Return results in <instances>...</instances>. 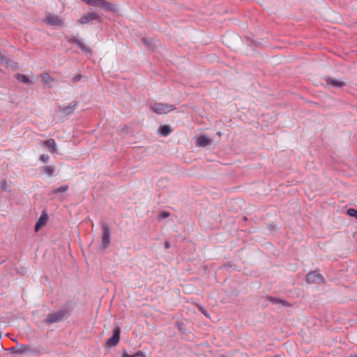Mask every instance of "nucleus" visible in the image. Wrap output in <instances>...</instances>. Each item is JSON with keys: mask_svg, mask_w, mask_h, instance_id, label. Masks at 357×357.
I'll return each mask as SVG.
<instances>
[{"mask_svg": "<svg viewBox=\"0 0 357 357\" xmlns=\"http://www.w3.org/2000/svg\"><path fill=\"white\" fill-rule=\"evenodd\" d=\"M68 186L67 185H63L57 188H54L52 190V193L65 192L68 190Z\"/></svg>", "mask_w": 357, "mask_h": 357, "instance_id": "nucleus-21", "label": "nucleus"}, {"mask_svg": "<svg viewBox=\"0 0 357 357\" xmlns=\"http://www.w3.org/2000/svg\"><path fill=\"white\" fill-rule=\"evenodd\" d=\"M40 77L44 84H47L49 86H52V84L54 82V79L48 73H43L41 74Z\"/></svg>", "mask_w": 357, "mask_h": 357, "instance_id": "nucleus-16", "label": "nucleus"}, {"mask_svg": "<svg viewBox=\"0 0 357 357\" xmlns=\"http://www.w3.org/2000/svg\"><path fill=\"white\" fill-rule=\"evenodd\" d=\"M323 280V276L317 271L311 272L306 276V282L309 284H319L321 283Z\"/></svg>", "mask_w": 357, "mask_h": 357, "instance_id": "nucleus-7", "label": "nucleus"}, {"mask_svg": "<svg viewBox=\"0 0 357 357\" xmlns=\"http://www.w3.org/2000/svg\"><path fill=\"white\" fill-rule=\"evenodd\" d=\"M101 229L102 231L101 238L102 245L103 249H105L109 246L110 243V229L109 227L104 223L102 224Z\"/></svg>", "mask_w": 357, "mask_h": 357, "instance_id": "nucleus-6", "label": "nucleus"}, {"mask_svg": "<svg viewBox=\"0 0 357 357\" xmlns=\"http://www.w3.org/2000/svg\"><path fill=\"white\" fill-rule=\"evenodd\" d=\"M150 109L158 114H167L176 109L174 105L162 102H153L150 104Z\"/></svg>", "mask_w": 357, "mask_h": 357, "instance_id": "nucleus-1", "label": "nucleus"}, {"mask_svg": "<svg viewBox=\"0 0 357 357\" xmlns=\"http://www.w3.org/2000/svg\"><path fill=\"white\" fill-rule=\"evenodd\" d=\"M55 167L54 165H47L43 166L41 167V169L43 171V172L47 174L48 176H53L54 173L55 172Z\"/></svg>", "mask_w": 357, "mask_h": 357, "instance_id": "nucleus-15", "label": "nucleus"}, {"mask_svg": "<svg viewBox=\"0 0 357 357\" xmlns=\"http://www.w3.org/2000/svg\"><path fill=\"white\" fill-rule=\"evenodd\" d=\"M49 160V156L47 155L43 154L40 156V160L43 162L46 163Z\"/></svg>", "mask_w": 357, "mask_h": 357, "instance_id": "nucleus-24", "label": "nucleus"}, {"mask_svg": "<svg viewBox=\"0 0 357 357\" xmlns=\"http://www.w3.org/2000/svg\"><path fill=\"white\" fill-rule=\"evenodd\" d=\"M99 17L95 13H90L83 15L79 20L78 22L82 24H86L91 20H98Z\"/></svg>", "mask_w": 357, "mask_h": 357, "instance_id": "nucleus-10", "label": "nucleus"}, {"mask_svg": "<svg viewBox=\"0 0 357 357\" xmlns=\"http://www.w3.org/2000/svg\"><path fill=\"white\" fill-rule=\"evenodd\" d=\"M6 181H3L2 182V184H1V187L3 190H6Z\"/></svg>", "mask_w": 357, "mask_h": 357, "instance_id": "nucleus-32", "label": "nucleus"}, {"mask_svg": "<svg viewBox=\"0 0 357 357\" xmlns=\"http://www.w3.org/2000/svg\"><path fill=\"white\" fill-rule=\"evenodd\" d=\"M159 130H160V134L162 136H167L172 132L170 127L168 126H161L160 127Z\"/></svg>", "mask_w": 357, "mask_h": 357, "instance_id": "nucleus-18", "label": "nucleus"}, {"mask_svg": "<svg viewBox=\"0 0 357 357\" xmlns=\"http://www.w3.org/2000/svg\"><path fill=\"white\" fill-rule=\"evenodd\" d=\"M16 78L20 81L26 84H31V80L25 75L22 74H17Z\"/></svg>", "mask_w": 357, "mask_h": 357, "instance_id": "nucleus-19", "label": "nucleus"}, {"mask_svg": "<svg viewBox=\"0 0 357 357\" xmlns=\"http://www.w3.org/2000/svg\"><path fill=\"white\" fill-rule=\"evenodd\" d=\"M7 58L0 55V65H6L7 64Z\"/></svg>", "mask_w": 357, "mask_h": 357, "instance_id": "nucleus-25", "label": "nucleus"}, {"mask_svg": "<svg viewBox=\"0 0 357 357\" xmlns=\"http://www.w3.org/2000/svg\"><path fill=\"white\" fill-rule=\"evenodd\" d=\"M325 81H326L327 84L332 85V86H333L335 87H342V86H344V82L336 80V79H334L331 78V77H326L325 79Z\"/></svg>", "mask_w": 357, "mask_h": 357, "instance_id": "nucleus-14", "label": "nucleus"}, {"mask_svg": "<svg viewBox=\"0 0 357 357\" xmlns=\"http://www.w3.org/2000/svg\"><path fill=\"white\" fill-rule=\"evenodd\" d=\"M77 102L76 101H73L68 106H61L59 107V111L64 115H69L73 113L77 107Z\"/></svg>", "mask_w": 357, "mask_h": 357, "instance_id": "nucleus-9", "label": "nucleus"}, {"mask_svg": "<svg viewBox=\"0 0 357 357\" xmlns=\"http://www.w3.org/2000/svg\"><path fill=\"white\" fill-rule=\"evenodd\" d=\"M211 139L206 135H199L197 137L196 145L200 147H206L210 145Z\"/></svg>", "mask_w": 357, "mask_h": 357, "instance_id": "nucleus-11", "label": "nucleus"}, {"mask_svg": "<svg viewBox=\"0 0 357 357\" xmlns=\"http://www.w3.org/2000/svg\"><path fill=\"white\" fill-rule=\"evenodd\" d=\"M88 5L99 7L101 8H104L107 11H114L113 5L107 2L106 0H83Z\"/></svg>", "mask_w": 357, "mask_h": 357, "instance_id": "nucleus-2", "label": "nucleus"}, {"mask_svg": "<svg viewBox=\"0 0 357 357\" xmlns=\"http://www.w3.org/2000/svg\"><path fill=\"white\" fill-rule=\"evenodd\" d=\"M122 357H133V356L128 354L126 351H124Z\"/></svg>", "mask_w": 357, "mask_h": 357, "instance_id": "nucleus-30", "label": "nucleus"}, {"mask_svg": "<svg viewBox=\"0 0 357 357\" xmlns=\"http://www.w3.org/2000/svg\"><path fill=\"white\" fill-rule=\"evenodd\" d=\"M347 213L349 216L357 219V210L354 208H349L347 210Z\"/></svg>", "mask_w": 357, "mask_h": 357, "instance_id": "nucleus-22", "label": "nucleus"}, {"mask_svg": "<svg viewBox=\"0 0 357 357\" xmlns=\"http://www.w3.org/2000/svg\"><path fill=\"white\" fill-rule=\"evenodd\" d=\"M120 333L121 328L118 326L115 327L113 331L112 337L107 341L106 344L108 347L116 346L119 343L120 339Z\"/></svg>", "mask_w": 357, "mask_h": 357, "instance_id": "nucleus-8", "label": "nucleus"}, {"mask_svg": "<svg viewBox=\"0 0 357 357\" xmlns=\"http://www.w3.org/2000/svg\"><path fill=\"white\" fill-rule=\"evenodd\" d=\"M47 221V215L44 211L41 214L40 217L39 218V219L38 220V221L36 223L35 231H38L43 226H45Z\"/></svg>", "mask_w": 357, "mask_h": 357, "instance_id": "nucleus-12", "label": "nucleus"}, {"mask_svg": "<svg viewBox=\"0 0 357 357\" xmlns=\"http://www.w3.org/2000/svg\"><path fill=\"white\" fill-rule=\"evenodd\" d=\"M165 248L166 249H169L170 248V243L168 241H165Z\"/></svg>", "mask_w": 357, "mask_h": 357, "instance_id": "nucleus-31", "label": "nucleus"}, {"mask_svg": "<svg viewBox=\"0 0 357 357\" xmlns=\"http://www.w3.org/2000/svg\"><path fill=\"white\" fill-rule=\"evenodd\" d=\"M133 357H142L144 356V353L141 351H137L135 354L132 355Z\"/></svg>", "mask_w": 357, "mask_h": 357, "instance_id": "nucleus-28", "label": "nucleus"}, {"mask_svg": "<svg viewBox=\"0 0 357 357\" xmlns=\"http://www.w3.org/2000/svg\"><path fill=\"white\" fill-rule=\"evenodd\" d=\"M43 22L46 24L54 26H63V21L61 19L59 18V17L52 15L50 13H45V17L43 19Z\"/></svg>", "mask_w": 357, "mask_h": 357, "instance_id": "nucleus-4", "label": "nucleus"}, {"mask_svg": "<svg viewBox=\"0 0 357 357\" xmlns=\"http://www.w3.org/2000/svg\"><path fill=\"white\" fill-rule=\"evenodd\" d=\"M269 301L271 302H272L273 303H280L284 306H290L291 305L284 300H281V299L275 298H270Z\"/></svg>", "mask_w": 357, "mask_h": 357, "instance_id": "nucleus-20", "label": "nucleus"}, {"mask_svg": "<svg viewBox=\"0 0 357 357\" xmlns=\"http://www.w3.org/2000/svg\"><path fill=\"white\" fill-rule=\"evenodd\" d=\"M143 42L146 46L149 47L150 48H152L151 41H149V40H147L146 38H143Z\"/></svg>", "mask_w": 357, "mask_h": 357, "instance_id": "nucleus-27", "label": "nucleus"}, {"mask_svg": "<svg viewBox=\"0 0 357 357\" xmlns=\"http://www.w3.org/2000/svg\"><path fill=\"white\" fill-rule=\"evenodd\" d=\"M66 39L69 43H75L84 53H91V48L85 45L81 40L77 38L75 36H66Z\"/></svg>", "mask_w": 357, "mask_h": 357, "instance_id": "nucleus-5", "label": "nucleus"}, {"mask_svg": "<svg viewBox=\"0 0 357 357\" xmlns=\"http://www.w3.org/2000/svg\"><path fill=\"white\" fill-rule=\"evenodd\" d=\"M66 310H62L56 312L50 313L47 314L45 322L48 324L61 321L66 315Z\"/></svg>", "mask_w": 357, "mask_h": 357, "instance_id": "nucleus-3", "label": "nucleus"}, {"mask_svg": "<svg viewBox=\"0 0 357 357\" xmlns=\"http://www.w3.org/2000/svg\"><path fill=\"white\" fill-rule=\"evenodd\" d=\"M169 216V213H167V212H162L158 215V218L160 220H162V219H165V218H167Z\"/></svg>", "mask_w": 357, "mask_h": 357, "instance_id": "nucleus-23", "label": "nucleus"}, {"mask_svg": "<svg viewBox=\"0 0 357 357\" xmlns=\"http://www.w3.org/2000/svg\"><path fill=\"white\" fill-rule=\"evenodd\" d=\"M82 78V75L80 74L76 75L72 78V81L73 82H79Z\"/></svg>", "mask_w": 357, "mask_h": 357, "instance_id": "nucleus-26", "label": "nucleus"}, {"mask_svg": "<svg viewBox=\"0 0 357 357\" xmlns=\"http://www.w3.org/2000/svg\"><path fill=\"white\" fill-rule=\"evenodd\" d=\"M217 134H218L219 136H220V135H221V132H218Z\"/></svg>", "mask_w": 357, "mask_h": 357, "instance_id": "nucleus-33", "label": "nucleus"}, {"mask_svg": "<svg viewBox=\"0 0 357 357\" xmlns=\"http://www.w3.org/2000/svg\"><path fill=\"white\" fill-rule=\"evenodd\" d=\"M12 351L15 353L23 354L29 351V348L25 345H18L15 348H12Z\"/></svg>", "mask_w": 357, "mask_h": 357, "instance_id": "nucleus-17", "label": "nucleus"}, {"mask_svg": "<svg viewBox=\"0 0 357 357\" xmlns=\"http://www.w3.org/2000/svg\"><path fill=\"white\" fill-rule=\"evenodd\" d=\"M199 309L202 312V314H204L206 317H209L206 311L202 306H199Z\"/></svg>", "mask_w": 357, "mask_h": 357, "instance_id": "nucleus-29", "label": "nucleus"}, {"mask_svg": "<svg viewBox=\"0 0 357 357\" xmlns=\"http://www.w3.org/2000/svg\"><path fill=\"white\" fill-rule=\"evenodd\" d=\"M44 146H45L48 151L51 153H54L56 152V144L54 139H49L43 142Z\"/></svg>", "mask_w": 357, "mask_h": 357, "instance_id": "nucleus-13", "label": "nucleus"}]
</instances>
